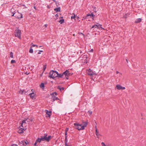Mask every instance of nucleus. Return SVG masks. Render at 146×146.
Listing matches in <instances>:
<instances>
[{"instance_id":"nucleus-1","label":"nucleus","mask_w":146,"mask_h":146,"mask_svg":"<svg viewBox=\"0 0 146 146\" xmlns=\"http://www.w3.org/2000/svg\"><path fill=\"white\" fill-rule=\"evenodd\" d=\"M83 123V125H82V124H80L77 123H74V125L76 126V128L78 130H84V129L85 127L87 126L88 123L86 122H84Z\"/></svg>"},{"instance_id":"nucleus-2","label":"nucleus","mask_w":146,"mask_h":146,"mask_svg":"<svg viewBox=\"0 0 146 146\" xmlns=\"http://www.w3.org/2000/svg\"><path fill=\"white\" fill-rule=\"evenodd\" d=\"M15 37H18L19 39H21V31L20 30L18 27L15 28Z\"/></svg>"},{"instance_id":"nucleus-3","label":"nucleus","mask_w":146,"mask_h":146,"mask_svg":"<svg viewBox=\"0 0 146 146\" xmlns=\"http://www.w3.org/2000/svg\"><path fill=\"white\" fill-rule=\"evenodd\" d=\"M58 73V72L56 71H54L52 70L50 71L49 73V76L48 77L50 78H52L53 79H55V78L57 77V74Z\"/></svg>"},{"instance_id":"nucleus-4","label":"nucleus","mask_w":146,"mask_h":146,"mask_svg":"<svg viewBox=\"0 0 146 146\" xmlns=\"http://www.w3.org/2000/svg\"><path fill=\"white\" fill-rule=\"evenodd\" d=\"M26 121L23 120L22 121V123L21 124V126L23 128H21V129L19 130L18 131V132L20 133H21L23 132V130H25L26 129V128H24L25 127H26Z\"/></svg>"},{"instance_id":"nucleus-5","label":"nucleus","mask_w":146,"mask_h":146,"mask_svg":"<svg viewBox=\"0 0 146 146\" xmlns=\"http://www.w3.org/2000/svg\"><path fill=\"white\" fill-rule=\"evenodd\" d=\"M50 95L52 96L51 99L52 100V101L54 102L56 100H59V99L56 96L57 95V93L56 92H53Z\"/></svg>"},{"instance_id":"nucleus-6","label":"nucleus","mask_w":146,"mask_h":146,"mask_svg":"<svg viewBox=\"0 0 146 146\" xmlns=\"http://www.w3.org/2000/svg\"><path fill=\"white\" fill-rule=\"evenodd\" d=\"M52 138L51 136L50 135H49L47 137H43V136H41L40 137L42 141H44L46 140L47 142H49Z\"/></svg>"},{"instance_id":"nucleus-7","label":"nucleus","mask_w":146,"mask_h":146,"mask_svg":"<svg viewBox=\"0 0 146 146\" xmlns=\"http://www.w3.org/2000/svg\"><path fill=\"white\" fill-rule=\"evenodd\" d=\"M87 71H88V74L90 76H92L94 75H95V73L90 68L87 69Z\"/></svg>"},{"instance_id":"nucleus-8","label":"nucleus","mask_w":146,"mask_h":146,"mask_svg":"<svg viewBox=\"0 0 146 146\" xmlns=\"http://www.w3.org/2000/svg\"><path fill=\"white\" fill-rule=\"evenodd\" d=\"M63 75H65V76H67L70 75V73L67 70L66 71L64 72L63 73Z\"/></svg>"},{"instance_id":"nucleus-9","label":"nucleus","mask_w":146,"mask_h":146,"mask_svg":"<svg viewBox=\"0 0 146 146\" xmlns=\"http://www.w3.org/2000/svg\"><path fill=\"white\" fill-rule=\"evenodd\" d=\"M30 98L33 99L34 97L35 96V94L34 92H32L31 93H30L29 95Z\"/></svg>"},{"instance_id":"nucleus-10","label":"nucleus","mask_w":146,"mask_h":146,"mask_svg":"<svg viewBox=\"0 0 146 146\" xmlns=\"http://www.w3.org/2000/svg\"><path fill=\"white\" fill-rule=\"evenodd\" d=\"M97 24H98V29H100L101 30H105V29L102 27V25H101L98 23H97Z\"/></svg>"},{"instance_id":"nucleus-11","label":"nucleus","mask_w":146,"mask_h":146,"mask_svg":"<svg viewBox=\"0 0 146 146\" xmlns=\"http://www.w3.org/2000/svg\"><path fill=\"white\" fill-rule=\"evenodd\" d=\"M46 114L48 115V117H50V115L51 114V111H49L48 110H46Z\"/></svg>"},{"instance_id":"nucleus-12","label":"nucleus","mask_w":146,"mask_h":146,"mask_svg":"<svg viewBox=\"0 0 146 146\" xmlns=\"http://www.w3.org/2000/svg\"><path fill=\"white\" fill-rule=\"evenodd\" d=\"M63 74L62 73L59 74L58 73L57 74V77H60V78H63Z\"/></svg>"},{"instance_id":"nucleus-13","label":"nucleus","mask_w":146,"mask_h":146,"mask_svg":"<svg viewBox=\"0 0 146 146\" xmlns=\"http://www.w3.org/2000/svg\"><path fill=\"white\" fill-rule=\"evenodd\" d=\"M122 86L121 85L118 84L116 86V87L117 89L118 90H120L121 89Z\"/></svg>"},{"instance_id":"nucleus-14","label":"nucleus","mask_w":146,"mask_h":146,"mask_svg":"<svg viewBox=\"0 0 146 146\" xmlns=\"http://www.w3.org/2000/svg\"><path fill=\"white\" fill-rule=\"evenodd\" d=\"M57 89H59L61 92H62V91L64 89V88L63 87H61L60 86H58L57 87Z\"/></svg>"},{"instance_id":"nucleus-15","label":"nucleus","mask_w":146,"mask_h":146,"mask_svg":"<svg viewBox=\"0 0 146 146\" xmlns=\"http://www.w3.org/2000/svg\"><path fill=\"white\" fill-rule=\"evenodd\" d=\"M54 10L56 12H59L60 10V8L58 7L54 9Z\"/></svg>"},{"instance_id":"nucleus-16","label":"nucleus","mask_w":146,"mask_h":146,"mask_svg":"<svg viewBox=\"0 0 146 146\" xmlns=\"http://www.w3.org/2000/svg\"><path fill=\"white\" fill-rule=\"evenodd\" d=\"M141 21V18H138L136 20L135 22L136 23H139Z\"/></svg>"},{"instance_id":"nucleus-17","label":"nucleus","mask_w":146,"mask_h":146,"mask_svg":"<svg viewBox=\"0 0 146 146\" xmlns=\"http://www.w3.org/2000/svg\"><path fill=\"white\" fill-rule=\"evenodd\" d=\"M98 24H97V25L95 24L92 27V28L93 29V30H94V28H98Z\"/></svg>"},{"instance_id":"nucleus-18","label":"nucleus","mask_w":146,"mask_h":146,"mask_svg":"<svg viewBox=\"0 0 146 146\" xmlns=\"http://www.w3.org/2000/svg\"><path fill=\"white\" fill-rule=\"evenodd\" d=\"M19 13L20 14L19 16L17 17V18L19 19H20L23 18V15L22 13Z\"/></svg>"},{"instance_id":"nucleus-19","label":"nucleus","mask_w":146,"mask_h":146,"mask_svg":"<svg viewBox=\"0 0 146 146\" xmlns=\"http://www.w3.org/2000/svg\"><path fill=\"white\" fill-rule=\"evenodd\" d=\"M36 141L37 142V143L39 142V143H40L42 141L40 137H38Z\"/></svg>"},{"instance_id":"nucleus-20","label":"nucleus","mask_w":146,"mask_h":146,"mask_svg":"<svg viewBox=\"0 0 146 146\" xmlns=\"http://www.w3.org/2000/svg\"><path fill=\"white\" fill-rule=\"evenodd\" d=\"M33 49L32 48V47H31L29 49V52L30 53H33Z\"/></svg>"},{"instance_id":"nucleus-21","label":"nucleus","mask_w":146,"mask_h":146,"mask_svg":"<svg viewBox=\"0 0 146 146\" xmlns=\"http://www.w3.org/2000/svg\"><path fill=\"white\" fill-rule=\"evenodd\" d=\"M26 92L24 90H21L19 92V93L21 94H25L26 93Z\"/></svg>"},{"instance_id":"nucleus-22","label":"nucleus","mask_w":146,"mask_h":146,"mask_svg":"<svg viewBox=\"0 0 146 146\" xmlns=\"http://www.w3.org/2000/svg\"><path fill=\"white\" fill-rule=\"evenodd\" d=\"M58 22L60 23V24H62L64 22V19H60Z\"/></svg>"},{"instance_id":"nucleus-23","label":"nucleus","mask_w":146,"mask_h":146,"mask_svg":"<svg viewBox=\"0 0 146 146\" xmlns=\"http://www.w3.org/2000/svg\"><path fill=\"white\" fill-rule=\"evenodd\" d=\"M96 135L97 136H98L99 135V132L98 131H97V129L96 128Z\"/></svg>"},{"instance_id":"nucleus-24","label":"nucleus","mask_w":146,"mask_h":146,"mask_svg":"<svg viewBox=\"0 0 146 146\" xmlns=\"http://www.w3.org/2000/svg\"><path fill=\"white\" fill-rule=\"evenodd\" d=\"M89 16H90L91 17H94L95 16V15L92 13H91V14H87V16L88 17Z\"/></svg>"},{"instance_id":"nucleus-25","label":"nucleus","mask_w":146,"mask_h":146,"mask_svg":"<svg viewBox=\"0 0 146 146\" xmlns=\"http://www.w3.org/2000/svg\"><path fill=\"white\" fill-rule=\"evenodd\" d=\"M10 57L13 58V53L11 52H10Z\"/></svg>"},{"instance_id":"nucleus-26","label":"nucleus","mask_w":146,"mask_h":146,"mask_svg":"<svg viewBox=\"0 0 146 146\" xmlns=\"http://www.w3.org/2000/svg\"><path fill=\"white\" fill-rule=\"evenodd\" d=\"M40 86L41 88H44V84L43 83H42L40 85Z\"/></svg>"},{"instance_id":"nucleus-27","label":"nucleus","mask_w":146,"mask_h":146,"mask_svg":"<svg viewBox=\"0 0 146 146\" xmlns=\"http://www.w3.org/2000/svg\"><path fill=\"white\" fill-rule=\"evenodd\" d=\"M20 143L21 144H22V145H23V146H24L25 145V143H24V141H21V142Z\"/></svg>"},{"instance_id":"nucleus-28","label":"nucleus","mask_w":146,"mask_h":146,"mask_svg":"<svg viewBox=\"0 0 146 146\" xmlns=\"http://www.w3.org/2000/svg\"><path fill=\"white\" fill-rule=\"evenodd\" d=\"M68 142V139L67 138V136H66L65 137V143Z\"/></svg>"},{"instance_id":"nucleus-29","label":"nucleus","mask_w":146,"mask_h":146,"mask_svg":"<svg viewBox=\"0 0 146 146\" xmlns=\"http://www.w3.org/2000/svg\"><path fill=\"white\" fill-rule=\"evenodd\" d=\"M15 61L14 60H12L11 62V64H13L15 63Z\"/></svg>"},{"instance_id":"nucleus-30","label":"nucleus","mask_w":146,"mask_h":146,"mask_svg":"<svg viewBox=\"0 0 146 146\" xmlns=\"http://www.w3.org/2000/svg\"><path fill=\"white\" fill-rule=\"evenodd\" d=\"M24 143L25 144V146H26V145L29 143L27 141H24Z\"/></svg>"},{"instance_id":"nucleus-31","label":"nucleus","mask_w":146,"mask_h":146,"mask_svg":"<svg viewBox=\"0 0 146 146\" xmlns=\"http://www.w3.org/2000/svg\"><path fill=\"white\" fill-rule=\"evenodd\" d=\"M76 17V15L75 14H74V16H72L71 17V18L72 19H74Z\"/></svg>"},{"instance_id":"nucleus-32","label":"nucleus","mask_w":146,"mask_h":146,"mask_svg":"<svg viewBox=\"0 0 146 146\" xmlns=\"http://www.w3.org/2000/svg\"><path fill=\"white\" fill-rule=\"evenodd\" d=\"M101 145H102V146H105L106 145L105 143L103 142H102Z\"/></svg>"},{"instance_id":"nucleus-33","label":"nucleus","mask_w":146,"mask_h":146,"mask_svg":"<svg viewBox=\"0 0 146 146\" xmlns=\"http://www.w3.org/2000/svg\"><path fill=\"white\" fill-rule=\"evenodd\" d=\"M32 46L33 47L36 46V47H38V46L37 45H36V44H33Z\"/></svg>"},{"instance_id":"nucleus-34","label":"nucleus","mask_w":146,"mask_h":146,"mask_svg":"<svg viewBox=\"0 0 146 146\" xmlns=\"http://www.w3.org/2000/svg\"><path fill=\"white\" fill-rule=\"evenodd\" d=\"M67 131H65V136H67Z\"/></svg>"},{"instance_id":"nucleus-35","label":"nucleus","mask_w":146,"mask_h":146,"mask_svg":"<svg viewBox=\"0 0 146 146\" xmlns=\"http://www.w3.org/2000/svg\"><path fill=\"white\" fill-rule=\"evenodd\" d=\"M37 143V142H36V141H35V143H34V145L35 146H36V144Z\"/></svg>"},{"instance_id":"nucleus-36","label":"nucleus","mask_w":146,"mask_h":146,"mask_svg":"<svg viewBox=\"0 0 146 146\" xmlns=\"http://www.w3.org/2000/svg\"><path fill=\"white\" fill-rule=\"evenodd\" d=\"M65 146H69V145L67 144V143H65Z\"/></svg>"},{"instance_id":"nucleus-37","label":"nucleus","mask_w":146,"mask_h":146,"mask_svg":"<svg viewBox=\"0 0 146 146\" xmlns=\"http://www.w3.org/2000/svg\"><path fill=\"white\" fill-rule=\"evenodd\" d=\"M47 135L46 133H45L44 134V136H43V137H47Z\"/></svg>"},{"instance_id":"nucleus-38","label":"nucleus","mask_w":146,"mask_h":146,"mask_svg":"<svg viewBox=\"0 0 146 146\" xmlns=\"http://www.w3.org/2000/svg\"><path fill=\"white\" fill-rule=\"evenodd\" d=\"M88 112L90 114L92 113V111H89Z\"/></svg>"},{"instance_id":"nucleus-39","label":"nucleus","mask_w":146,"mask_h":146,"mask_svg":"<svg viewBox=\"0 0 146 146\" xmlns=\"http://www.w3.org/2000/svg\"><path fill=\"white\" fill-rule=\"evenodd\" d=\"M17 144H13L11 146H17Z\"/></svg>"},{"instance_id":"nucleus-40","label":"nucleus","mask_w":146,"mask_h":146,"mask_svg":"<svg viewBox=\"0 0 146 146\" xmlns=\"http://www.w3.org/2000/svg\"><path fill=\"white\" fill-rule=\"evenodd\" d=\"M125 89V87H122L121 89L122 90H124Z\"/></svg>"},{"instance_id":"nucleus-41","label":"nucleus","mask_w":146,"mask_h":146,"mask_svg":"<svg viewBox=\"0 0 146 146\" xmlns=\"http://www.w3.org/2000/svg\"><path fill=\"white\" fill-rule=\"evenodd\" d=\"M53 1L56 4H57V1H55V0H54Z\"/></svg>"},{"instance_id":"nucleus-42","label":"nucleus","mask_w":146,"mask_h":146,"mask_svg":"<svg viewBox=\"0 0 146 146\" xmlns=\"http://www.w3.org/2000/svg\"><path fill=\"white\" fill-rule=\"evenodd\" d=\"M55 16L56 17H58V15L57 14L55 15Z\"/></svg>"},{"instance_id":"nucleus-43","label":"nucleus","mask_w":146,"mask_h":146,"mask_svg":"<svg viewBox=\"0 0 146 146\" xmlns=\"http://www.w3.org/2000/svg\"><path fill=\"white\" fill-rule=\"evenodd\" d=\"M93 49H91L90 51V52H93Z\"/></svg>"},{"instance_id":"nucleus-44","label":"nucleus","mask_w":146,"mask_h":146,"mask_svg":"<svg viewBox=\"0 0 146 146\" xmlns=\"http://www.w3.org/2000/svg\"><path fill=\"white\" fill-rule=\"evenodd\" d=\"M44 26L46 27H47L48 25L47 24H45Z\"/></svg>"},{"instance_id":"nucleus-45","label":"nucleus","mask_w":146,"mask_h":146,"mask_svg":"<svg viewBox=\"0 0 146 146\" xmlns=\"http://www.w3.org/2000/svg\"><path fill=\"white\" fill-rule=\"evenodd\" d=\"M46 68V67L45 66H44V70Z\"/></svg>"},{"instance_id":"nucleus-46","label":"nucleus","mask_w":146,"mask_h":146,"mask_svg":"<svg viewBox=\"0 0 146 146\" xmlns=\"http://www.w3.org/2000/svg\"><path fill=\"white\" fill-rule=\"evenodd\" d=\"M68 128H66V129L65 130V131H67V132L68 131Z\"/></svg>"},{"instance_id":"nucleus-47","label":"nucleus","mask_w":146,"mask_h":146,"mask_svg":"<svg viewBox=\"0 0 146 146\" xmlns=\"http://www.w3.org/2000/svg\"><path fill=\"white\" fill-rule=\"evenodd\" d=\"M34 7V9L35 10H36V7L35 6H34V7Z\"/></svg>"},{"instance_id":"nucleus-48","label":"nucleus","mask_w":146,"mask_h":146,"mask_svg":"<svg viewBox=\"0 0 146 146\" xmlns=\"http://www.w3.org/2000/svg\"><path fill=\"white\" fill-rule=\"evenodd\" d=\"M22 6H23L25 7L26 8H27V7H25V5H22Z\"/></svg>"},{"instance_id":"nucleus-49","label":"nucleus","mask_w":146,"mask_h":146,"mask_svg":"<svg viewBox=\"0 0 146 146\" xmlns=\"http://www.w3.org/2000/svg\"><path fill=\"white\" fill-rule=\"evenodd\" d=\"M119 73V72L118 71H116V73L117 74H118Z\"/></svg>"},{"instance_id":"nucleus-50","label":"nucleus","mask_w":146,"mask_h":146,"mask_svg":"<svg viewBox=\"0 0 146 146\" xmlns=\"http://www.w3.org/2000/svg\"><path fill=\"white\" fill-rule=\"evenodd\" d=\"M40 53H40V52H38V54H40Z\"/></svg>"},{"instance_id":"nucleus-51","label":"nucleus","mask_w":146,"mask_h":146,"mask_svg":"<svg viewBox=\"0 0 146 146\" xmlns=\"http://www.w3.org/2000/svg\"><path fill=\"white\" fill-rule=\"evenodd\" d=\"M39 51L40 52H43V51L42 50H40Z\"/></svg>"},{"instance_id":"nucleus-52","label":"nucleus","mask_w":146,"mask_h":146,"mask_svg":"<svg viewBox=\"0 0 146 146\" xmlns=\"http://www.w3.org/2000/svg\"><path fill=\"white\" fill-rule=\"evenodd\" d=\"M126 60L127 62L128 63V60H127V59H126Z\"/></svg>"},{"instance_id":"nucleus-53","label":"nucleus","mask_w":146,"mask_h":146,"mask_svg":"<svg viewBox=\"0 0 146 146\" xmlns=\"http://www.w3.org/2000/svg\"><path fill=\"white\" fill-rule=\"evenodd\" d=\"M42 74H43V73H42V74H40V76H42Z\"/></svg>"},{"instance_id":"nucleus-54","label":"nucleus","mask_w":146,"mask_h":146,"mask_svg":"<svg viewBox=\"0 0 146 146\" xmlns=\"http://www.w3.org/2000/svg\"><path fill=\"white\" fill-rule=\"evenodd\" d=\"M66 79H68V77H66Z\"/></svg>"},{"instance_id":"nucleus-55","label":"nucleus","mask_w":146,"mask_h":146,"mask_svg":"<svg viewBox=\"0 0 146 146\" xmlns=\"http://www.w3.org/2000/svg\"><path fill=\"white\" fill-rule=\"evenodd\" d=\"M80 33L81 34H82L83 35H84V34H83V33Z\"/></svg>"},{"instance_id":"nucleus-56","label":"nucleus","mask_w":146,"mask_h":146,"mask_svg":"<svg viewBox=\"0 0 146 146\" xmlns=\"http://www.w3.org/2000/svg\"><path fill=\"white\" fill-rule=\"evenodd\" d=\"M15 13H13V15H14V14H15Z\"/></svg>"},{"instance_id":"nucleus-57","label":"nucleus","mask_w":146,"mask_h":146,"mask_svg":"<svg viewBox=\"0 0 146 146\" xmlns=\"http://www.w3.org/2000/svg\"><path fill=\"white\" fill-rule=\"evenodd\" d=\"M14 16V15L13 14L12 15V16Z\"/></svg>"},{"instance_id":"nucleus-58","label":"nucleus","mask_w":146,"mask_h":146,"mask_svg":"<svg viewBox=\"0 0 146 146\" xmlns=\"http://www.w3.org/2000/svg\"><path fill=\"white\" fill-rule=\"evenodd\" d=\"M80 53H82V51H80Z\"/></svg>"},{"instance_id":"nucleus-59","label":"nucleus","mask_w":146,"mask_h":146,"mask_svg":"<svg viewBox=\"0 0 146 146\" xmlns=\"http://www.w3.org/2000/svg\"><path fill=\"white\" fill-rule=\"evenodd\" d=\"M105 146H109V145H106Z\"/></svg>"},{"instance_id":"nucleus-60","label":"nucleus","mask_w":146,"mask_h":146,"mask_svg":"<svg viewBox=\"0 0 146 146\" xmlns=\"http://www.w3.org/2000/svg\"><path fill=\"white\" fill-rule=\"evenodd\" d=\"M60 18H63V17H60Z\"/></svg>"},{"instance_id":"nucleus-61","label":"nucleus","mask_w":146,"mask_h":146,"mask_svg":"<svg viewBox=\"0 0 146 146\" xmlns=\"http://www.w3.org/2000/svg\"><path fill=\"white\" fill-rule=\"evenodd\" d=\"M41 47V46H39V47Z\"/></svg>"},{"instance_id":"nucleus-62","label":"nucleus","mask_w":146,"mask_h":146,"mask_svg":"<svg viewBox=\"0 0 146 146\" xmlns=\"http://www.w3.org/2000/svg\"><path fill=\"white\" fill-rule=\"evenodd\" d=\"M52 1H53L54 0H52Z\"/></svg>"}]
</instances>
